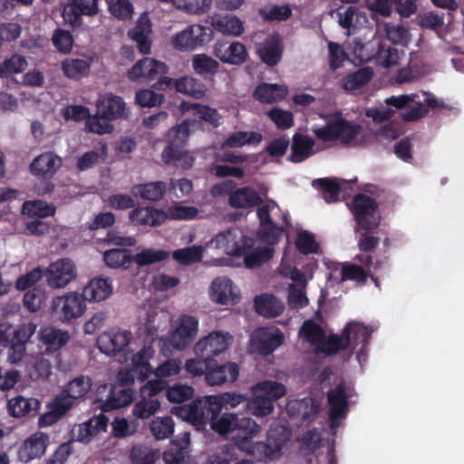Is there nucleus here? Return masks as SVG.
<instances>
[{
  "label": "nucleus",
  "mask_w": 464,
  "mask_h": 464,
  "mask_svg": "<svg viewBox=\"0 0 464 464\" xmlns=\"http://www.w3.org/2000/svg\"><path fill=\"white\" fill-rule=\"evenodd\" d=\"M172 257L182 266L200 262L203 257V247L201 246H191L179 248L173 252Z\"/></svg>",
  "instance_id": "obj_50"
},
{
  "label": "nucleus",
  "mask_w": 464,
  "mask_h": 464,
  "mask_svg": "<svg viewBox=\"0 0 464 464\" xmlns=\"http://www.w3.org/2000/svg\"><path fill=\"white\" fill-rule=\"evenodd\" d=\"M314 188L322 189V195L327 203H334L339 200L341 192V185L334 179H318L312 182Z\"/></svg>",
  "instance_id": "obj_49"
},
{
  "label": "nucleus",
  "mask_w": 464,
  "mask_h": 464,
  "mask_svg": "<svg viewBox=\"0 0 464 464\" xmlns=\"http://www.w3.org/2000/svg\"><path fill=\"white\" fill-rule=\"evenodd\" d=\"M49 436L44 432L31 435L18 451V458L24 463H29L34 459H40L46 451Z\"/></svg>",
  "instance_id": "obj_22"
},
{
  "label": "nucleus",
  "mask_w": 464,
  "mask_h": 464,
  "mask_svg": "<svg viewBox=\"0 0 464 464\" xmlns=\"http://www.w3.org/2000/svg\"><path fill=\"white\" fill-rule=\"evenodd\" d=\"M261 430V427L251 418L242 417L238 418L237 415V423L235 426V432L238 438L243 441H247Z\"/></svg>",
  "instance_id": "obj_52"
},
{
  "label": "nucleus",
  "mask_w": 464,
  "mask_h": 464,
  "mask_svg": "<svg viewBox=\"0 0 464 464\" xmlns=\"http://www.w3.org/2000/svg\"><path fill=\"white\" fill-rule=\"evenodd\" d=\"M131 460L133 464H150L160 457L158 450L147 446L139 445L131 450Z\"/></svg>",
  "instance_id": "obj_63"
},
{
  "label": "nucleus",
  "mask_w": 464,
  "mask_h": 464,
  "mask_svg": "<svg viewBox=\"0 0 464 464\" xmlns=\"http://www.w3.org/2000/svg\"><path fill=\"white\" fill-rule=\"evenodd\" d=\"M352 397V391L343 384H338L327 392L329 403V420L333 435L341 425L349 411V398Z\"/></svg>",
  "instance_id": "obj_7"
},
{
  "label": "nucleus",
  "mask_w": 464,
  "mask_h": 464,
  "mask_svg": "<svg viewBox=\"0 0 464 464\" xmlns=\"http://www.w3.org/2000/svg\"><path fill=\"white\" fill-rule=\"evenodd\" d=\"M388 106L398 110H403L401 116L406 121H416L424 117L430 109L443 106V102L427 92H419L398 96H391L385 99Z\"/></svg>",
  "instance_id": "obj_3"
},
{
  "label": "nucleus",
  "mask_w": 464,
  "mask_h": 464,
  "mask_svg": "<svg viewBox=\"0 0 464 464\" xmlns=\"http://www.w3.org/2000/svg\"><path fill=\"white\" fill-rule=\"evenodd\" d=\"M335 132L336 140L351 147L364 145L371 139L370 131L362 125L343 117L335 118Z\"/></svg>",
  "instance_id": "obj_11"
},
{
  "label": "nucleus",
  "mask_w": 464,
  "mask_h": 464,
  "mask_svg": "<svg viewBox=\"0 0 464 464\" xmlns=\"http://www.w3.org/2000/svg\"><path fill=\"white\" fill-rule=\"evenodd\" d=\"M62 159L52 151L40 154L30 164L31 173L39 179H51L62 166Z\"/></svg>",
  "instance_id": "obj_21"
},
{
  "label": "nucleus",
  "mask_w": 464,
  "mask_h": 464,
  "mask_svg": "<svg viewBox=\"0 0 464 464\" xmlns=\"http://www.w3.org/2000/svg\"><path fill=\"white\" fill-rule=\"evenodd\" d=\"M245 242L246 239L240 230L230 228L218 233L211 240V245L227 255L237 256L240 252L242 253V246Z\"/></svg>",
  "instance_id": "obj_20"
},
{
  "label": "nucleus",
  "mask_w": 464,
  "mask_h": 464,
  "mask_svg": "<svg viewBox=\"0 0 464 464\" xmlns=\"http://www.w3.org/2000/svg\"><path fill=\"white\" fill-rule=\"evenodd\" d=\"M40 405V401L35 398H25L24 396H16L8 401V411L14 417L24 416L33 411H36Z\"/></svg>",
  "instance_id": "obj_44"
},
{
  "label": "nucleus",
  "mask_w": 464,
  "mask_h": 464,
  "mask_svg": "<svg viewBox=\"0 0 464 464\" xmlns=\"http://www.w3.org/2000/svg\"><path fill=\"white\" fill-rule=\"evenodd\" d=\"M129 218L137 226L158 227L167 219L165 211L151 207L137 208L129 214Z\"/></svg>",
  "instance_id": "obj_29"
},
{
  "label": "nucleus",
  "mask_w": 464,
  "mask_h": 464,
  "mask_svg": "<svg viewBox=\"0 0 464 464\" xmlns=\"http://www.w3.org/2000/svg\"><path fill=\"white\" fill-rule=\"evenodd\" d=\"M300 334L311 343H321L320 351L322 352V346L327 341L325 340V333L323 328L316 323L308 320L305 321L300 328Z\"/></svg>",
  "instance_id": "obj_53"
},
{
  "label": "nucleus",
  "mask_w": 464,
  "mask_h": 464,
  "mask_svg": "<svg viewBox=\"0 0 464 464\" xmlns=\"http://www.w3.org/2000/svg\"><path fill=\"white\" fill-rule=\"evenodd\" d=\"M288 415L303 423L314 421L320 411V404L311 397L295 399L288 401L286 405Z\"/></svg>",
  "instance_id": "obj_18"
},
{
  "label": "nucleus",
  "mask_w": 464,
  "mask_h": 464,
  "mask_svg": "<svg viewBox=\"0 0 464 464\" xmlns=\"http://www.w3.org/2000/svg\"><path fill=\"white\" fill-rule=\"evenodd\" d=\"M233 341L232 335L227 332L214 331L201 338L195 345L194 351L198 357L213 359L224 353Z\"/></svg>",
  "instance_id": "obj_12"
},
{
  "label": "nucleus",
  "mask_w": 464,
  "mask_h": 464,
  "mask_svg": "<svg viewBox=\"0 0 464 464\" xmlns=\"http://www.w3.org/2000/svg\"><path fill=\"white\" fill-rule=\"evenodd\" d=\"M290 431L283 426L271 428L267 433L266 442L262 444L265 456L269 459H277L290 440Z\"/></svg>",
  "instance_id": "obj_25"
},
{
  "label": "nucleus",
  "mask_w": 464,
  "mask_h": 464,
  "mask_svg": "<svg viewBox=\"0 0 464 464\" xmlns=\"http://www.w3.org/2000/svg\"><path fill=\"white\" fill-rule=\"evenodd\" d=\"M167 71L168 67L164 63L151 58H143L128 72V76L132 81L150 80L165 74Z\"/></svg>",
  "instance_id": "obj_24"
},
{
  "label": "nucleus",
  "mask_w": 464,
  "mask_h": 464,
  "mask_svg": "<svg viewBox=\"0 0 464 464\" xmlns=\"http://www.w3.org/2000/svg\"><path fill=\"white\" fill-rule=\"evenodd\" d=\"M211 38V28L201 24H192L177 33L171 39V44L179 51H193L208 43Z\"/></svg>",
  "instance_id": "obj_8"
},
{
  "label": "nucleus",
  "mask_w": 464,
  "mask_h": 464,
  "mask_svg": "<svg viewBox=\"0 0 464 464\" xmlns=\"http://www.w3.org/2000/svg\"><path fill=\"white\" fill-rule=\"evenodd\" d=\"M274 249L270 246H257L250 249L246 241L242 246V253L237 255V257L242 256L246 267L255 268L273 257Z\"/></svg>",
  "instance_id": "obj_33"
},
{
  "label": "nucleus",
  "mask_w": 464,
  "mask_h": 464,
  "mask_svg": "<svg viewBox=\"0 0 464 464\" xmlns=\"http://www.w3.org/2000/svg\"><path fill=\"white\" fill-rule=\"evenodd\" d=\"M130 250L126 248H111L104 251L103 261L112 269H127L134 262Z\"/></svg>",
  "instance_id": "obj_40"
},
{
  "label": "nucleus",
  "mask_w": 464,
  "mask_h": 464,
  "mask_svg": "<svg viewBox=\"0 0 464 464\" xmlns=\"http://www.w3.org/2000/svg\"><path fill=\"white\" fill-rule=\"evenodd\" d=\"M183 420L192 423L198 429L203 428L221 412L220 402L217 395H209L194 401L189 404L175 408Z\"/></svg>",
  "instance_id": "obj_4"
},
{
  "label": "nucleus",
  "mask_w": 464,
  "mask_h": 464,
  "mask_svg": "<svg viewBox=\"0 0 464 464\" xmlns=\"http://www.w3.org/2000/svg\"><path fill=\"white\" fill-rule=\"evenodd\" d=\"M291 152L287 160L294 163H300L324 150V147L317 144L315 140L306 134L295 132L293 135L290 144Z\"/></svg>",
  "instance_id": "obj_16"
},
{
  "label": "nucleus",
  "mask_w": 464,
  "mask_h": 464,
  "mask_svg": "<svg viewBox=\"0 0 464 464\" xmlns=\"http://www.w3.org/2000/svg\"><path fill=\"white\" fill-rule=\"evenodd\" d=\"M153 354L154 350L150 343H146L144 347L133 355L131 366L134 368V372L139 374L138 381L143 382L153 372L150 364V360Z\"/></svg>",
  "instance_id": "obj_36"
},
{
  "label": "nucleus",
  "mask_w": 464,
  "mask_h": 464,
  "mask_svg": "<svg viewBox=\"0 0 464 464\" xmlns=\"http://www.w3.org/2000/svg\"><path fill=\"white\" fill-rule=\"evenodd\" d=\"M373 76V70L363 67L343 77L342 86L345 91L351 92L366 85Z\"/></svg>",
  "instance_id": "obj_43"
},
{
  "label": "nucleus",
  "mask_w": 464,
  "mask_h": 464,
  "mask_svg": "<svg viewBox=\"0 0 464 464\" xmlns=\"http://www.w3.org/2000/svg\"><path fill=\"white\" fill-rule=\"evenodd\" d=\"M40 338L50 349L57 350L65 345L70 337L66 331L53 327H45L41 330Z\"/></svg>",
  "instance_id": "obj_45"
},
{
  "label": "nucleus",
  "mask_w": 464,
  "mask_h": 464,
  "mask_svg": "<svg viewBox=\"0 0 464 464\" xmlns=\"http://www.w3.org/2000/svg\"><path fill=\"white\" fill-rule=\"evenodd\" d=\"M214 54L222 63L233 65L242 64L247 57L246 46L239 42H218L214 45Z\"/></svg>",
  "instance_id": "obj_23"
},
{
  "label": "nucleus",
  "mask_w": 464,
  "mask_h": 464,
  "mask_svg": "<svg viewBox=\"0 0 464 464\" xmlns=\"http://www.w3.org/2000/svg\"><path fill=\"white\" fill-rule=\"evenodd\" d=\"M150 428L156 440H165L173 434L174 421L170 416L159 417L151 421Z\"/></svg>",
  "instance_id": "obj_54"
},
{
  "label": "nucleus",
  "mask_w": 464,
  "mask_h": 464,
  "mask_svg": "<svg viewBox=\"0 0 464 464\" xmlns=\"http://www.w3.org/2000/svg\"><path fill=\"white\" fill-rule=\"evenodd\" d=\"M256 311L265 317H276L284 311V304L272 295H261L255 298Z\"/></svg>",
  "instance_id": "obj_37"
},
{
  "label": "nucleus",
  "mask_w": 464,
  "mask_h": 464,
  "mask_svg": "<svg viewBox=\"0 0 464 464\" xmlns=\"http://www.w3.org/2000/svg\"><path fill=\"white\" fill-rule=\"evenodd\" d=\"M109 423V419L103 414L94 416L89 420L75 426L72 430V437L75 440L88 443L99 432L105 430Z\"/></svg>",
  "instance_id": "obj_26"
},
{
  "label": "nucleus",
  "mask_w": 464,
  "mask_h": 464,
  "mask_svg": "<svg viewBox=\"0 0 464 464\" xmlns=\"http://www.w3.org/2000/svg\"><path fill=\"white\" fill-rule=\"evenodd\" d=\"M99 113L109 119H121L126 116V103L120 96L105 95L97 104Z\"/></svg>",
  "instance_id": "obj_34"
},
{
  "label": "nucleus",
  "mask_w": 464,
  "mask_h": 464,
  "mask_svg": "<svg viewBox=\"0 0 464 464\" xmlns=\"http://www.w3.org/2000/svg\"><path fill=\"white\" fill-rule=\"evenodd\" d=\"M169 256V253L166 250L147 248L133 256V260L138 266H144L163 261Z\"/></svg>",
  "instance_id": "obj_57"
},
{
  "label": "nucleus",
  "mask_w": 464,
  "mask_h": 464,
  "mask_svg": "<svg viewBox=\"0 0 464 464\" xmlns=\"http://www.w3.org/2000/svg\"><path fill=\"white\" fill-rule=\"evenodd\" d=\"M166 192V185L162 181L150 182L146 184L134 185L131 193L142 199L157 201L161 199Z\"/></svg>",
  "instance_id": "obj_41"
},
{
  "label": "nucleus",
  "mask_w": 464,
  "mask_h": 464,
  "mask_svg": "<svg viewBox=\"0 0 464 464\" xmlns=\"http://www.w3.org/2000/svg\"><path fill=\"white\" fill-rule=\"evenodd\" d=\"M132 339V334L129 330H111L102 333L97 339L100 351L107 355H114L123 351Z\"/></svg>",
  "instance_id": "obj_17"
},
{
  "label": "nucleus",
  "mask_w": 464,
  "mask_h": 464,
  "mask_svg": "<svg viewBox=\"0 0 464 464\" xmlns=\"http://www.w3.org/2000/svg\"><path fill=\"white\" fill-rule=\"evenodd\" d=\"M351 210L356 219L358 230L362 231L358 246L362 251L373 249L378 242V237L367 235V232L376 227L380 222L376 202L369 196L359 194L354 197Z\"/></svg>",
  "instance_id": "obj_2"
},
{
  "label": "nucleus",
  "mask_w": 464,
  "mask_h": 464,
  "mask_svg": "<svg viewBox=\"0 0 464 464\" xmlns=\"http://www.w3.org/2000/svg\"><path fill=\"white\" fill-rule=\"evenodd\" d=\"M192 67L197 74L214 75L219 69V63L210 56L200 53L192 58Z\"/></svg>",
  "instance_id": "obj_51"
},
{
  "label": "nucleus",
  "mask_w": 464,
  "mask_h": 464,
  "mask_svg": "<svg viewBox=\"0 0 464 464\" xmlns=\"http://www.w3.org/2000/svg\"><path fill=\"white\" fill-rule=\"evenodd\" d=\"M46 276L51 288H63L75 278V266L71 259L61 258L49 266Z\"/></svg>",
  "instance_id": "obj_14"
},
{
  "label": "nucleus",
  "mask_w": 464,
  "mask_h": 464,
  "mask_svg": "<svg viewBox=\"0 0 464 464\" xmlns=\"http://www.w3.org/2000/svg\"><path fill=\"white\" fill-rule=\"evenodd\" d=\"M193 392L192 387L189 385L174 384L172 387H166L161 393H164L169 401L179 403L190 399Z\"/></svg>",
  "instance_id": "obj_64"
},
{
  "label": "nucleus",
  "mask_w": 464,
  "mask_h": 464,
  "mask_svg": "<svg viewBox=\"0 0 464 464\" xmlns=\"http://www.w3.org/2000/svg\"><path fill=\"white\" fill-rule=\"evenodd\" d=\"M210 298L220 304H233L239 299V291L227 276L217 277L210 286Z\"/></svg>",
  "instance_id": "obj_19"
},
{
  "label": "nucleus",
  "mask_w": 464,
  "mask_h": 464,
  "mask_svg": "<svg viewBox=\"0 0 464 464\" xmlns=\"http://www.w3.org/2000/svg\"><path fill=\"white\" fill-rule=\"evenodd\" d=\"M151 34V24L146 16H140L135 26L128 32L129 37L136 43L137 48L143 54L150 52Z\"/></svg>",
  "instance_id": "obj_28"
},
{
  "label": "nucleus",
  "mask_w": 464,
  "mask_h": 464,
  "mask_svg": "<svg viewBox=\"0 0 464 464\" xmlns=\"http://www.w3.org/2000/svg\"><path fill=\"white\" fill-rule=\"evenodd\" d=\"M287 94V88L276 83H262L254 92V97L264 103H272L284 99Z\"/></svg>",
  "instance_id": "obj_39"
},
{
  "label": "nucleus",
  "mask_w": 464,
  "mask_h": 464,
  "mask_svg": "<svg viewBox=\"0 0 464 464\" xmlns=\"http://www.w3.org/2000/svg\"><path fill=\"white\" fill-rule=\"evenodd\" d=\"M64 74L72 79H80L89 73L90 63L84 59H71L63 63Z\"/></svg>",
  "instance_id": "obj_56"
},
{
  "label": "nucleus",
  "mask_w": 464,
  "mask_h": 464,
  "mask_svg": "<svg viewBox=\"0 0 464 464\" xmlns=\"http://www.w3.org/2000/svg\"><path fill=\"white\" fill-rule=\"evenodd\" d=\"M280 212L278 205L274 200H268L257 208L256 215L260 223L259 235L269 244L276 243L282 234V227L275 220L276 216Z\"/></svg>",
  "instance_id": "obj_10"
},
{
  "label": "nucleus",
  "mask_w": 464,
  "mask_h": 464,
  "mask_svg": "<svg viewBox=\"0 0 464 464\" xmlns=\"http://www.w3.org/2000/svg\"><path fill=\"white\" fill-rule=\"evenodd\" d=\"M177 92L195 98H200L205 94V85L193 77H182L175 82Z\"/></svg>",
  "instance_id": "obj_47"
},
{
  "label": "nucleus",
  "mask_w": 464,
  "mask_h": 464,
  "mask_svg": "<svg viewBox=\"0 0 464 464\" xmlns=\"http://www.w3.org/2000/svg\"><path fill=\"white\" fill-rule=\"evenodd\" d=\"M161 317L160 313L153 309L148 312L144 323L145 342L152 343L158 338V330L161 327Z\"/></svg>",
  "instance_id": "obj_60"
},
{
  "label": "nucleus",
  "mask_w": 464,
  "mask_h": 464,
  "mask_svg": "<svg viewBox=\"0 0 464 464\" xmlns=\"http://www.w3.org/2000/svg\"><path fill=\"white\" fill-rule=\"evenodd\" d=\"M166 388V382L161 379L148 381L140 389V399L132 409L136 418L148 419L154 415L160 407V395Z\"/></svg>",
  "instance_id": "obj_5"
},
{
  "label": "nucleus",
  "mask_w": 464,
  "mask_h": 464,
  "mask_svg": "<svg viewBox=\"0 0 464 464\" xmlns=\"http://www.w3.org/2000/svg\"><path fill=\"white\" fill-rule=\"evenodd\" d=\"M162 160L166 164L188 169L194 164V158L180 145L169 143L162 151Z\"/></svg>",
  "instance_id": "obj_32"
},
{
  "label": "nucleus",
  "mask_w": 464,
  "mask_h": 464,
  "mask_svg": "<svg viewBox=\"0 0 464 464\" xmlns=\"http://www.w3.org/2000/svg\"><path fill=\"white\" fill-rule=\"evenodd\" d=\"M284 342V334L276 326L261 327L251 335V348L259 354L272 353Z\"/></svg>",
  "instance_id": "obj_13"
},
{
  "label": "nucleus",
  "mask_w": 464,
  "mask_h": 464,
  "mask_svg": "<svg viewBox=\"0 0 464 464\" xmlns=\"http://www.w3.org/2000/svg\"><path fill=\"white\" fill-rule=\"evenodd\" d=\"M110 13L120 20H129L132 17L133 5L130 0H105Z\"/></svg>",
  "instance_id": "obj_59"
},
{
  "label": "nucleus",
  "mask_w": 464,
  "mask_h": 464,
  "mask_svg": "<svg viewBox=\"0 0 464 464\" xmlns=\"http://www.w3.org/2000/svg\"><path fill=\"white\" fill-rule=\"evenodd\" d=\"M91 387V378L81 375L72 380L64 388V391L76 400L84 396L90 391Z\"/></svg>",
  "instance_id": "obj_61"
},
{
  "label": "nucleus",
  "mask_w": 464,
  "mask_h": 464,
  "mask_svg": "<svg viewBox=\"0 0 464 464\" xmlns=\"http://www.w3.org/2000/svg\"><path fill=\"white\" fill-rule=\"evenodd\" d=\"M211 25L222 34L239 36L244 33L242 21L232 14H216L211 17Z\"/></svg>",
  "instance_id": "obj_35"
},
{
  "label": "nucleus",
  "mask_w": 464,
  "mask_h": 464,
  "mask_svg": "<svg viewBox=\"0 0 464 464\" xmlns=\"http://www.w3.org/2000/svg\"><path fill=\"white\" fill-rule=\"evenodd\" d=\"M253 392H257L275 401L286 394V387L276 381H263L253 387Z\"/></svg>",
  "instance_id": "obj_46"
},
{
  "label": "nucleus",
  "mask_w": 464,
  "mask_h": 464,
  "mask_svg": "<svg viewBox=\"0 0 464 464\" xmlns=\"http://www.w3.org/2000/svg\"><path fill=\"white\" fill-rule=\"evenodd\" d=\"M261 200V197L254 188L245 187L231 194L229 204L232 208H247L259 205Z\"/></svg>",
  "instance_id": "obj_38"
},
{
  "label": "nucleus",
  "mask_w": 464,
  "mask_h": 464,
  "mask_svg": "<svg viewBox=\"0 0 464 464\" xmlns=\"http://www.w3.org/2000/svg\"><path fill=\"white\" fill-rule=\"evenodd\" d=\"M51 308L58 320L63 323L70 322L84 314L85 299L82 294L70 292L67 295L53 298Z\"/></svg>",
  "instance_id": "obj_6"
},
{
  "label": "nucleus",
  "mask_w": 464,
  "mask_h": 464,
  "mask_svg": "<svg viewBox=\"0 0 464 464\" xmlns=\"http://www.w3.org/2000/svg\"><path fill=\"white\" fill-rule=\"evenodd\" d=\"M165 214L167 215V219L190 220L198 216V210L196 207L174 204L168 208Z\"/></svg>",
  "instance_id": "obj_62"
},
{
  "label": "nucleus",
  "mask_w": 464,
  "mask_h": 464,
  "mask_svg": "<svg viewBox=\"0 0 464 464\" xmlns=\"http://www.w3.org/2000/svg\"><path fill=\"white\" fill-rule=\"evenodd\" d=\"M237 423V414L225 412L212 420L210 427L218 434L226 435L235 432V426Z\"/></svg>",
  "instance_id": "obj_58"
},
{
  "label": "nucleus",
  "mask_w": 464,
  "mask_h": 464,
  "mask_svg": "<svg viewBox=\"0 0 464 464\" xmlns=\"http://www.w3.org/2000/svg\"><path fill=\"white\" fill-rule=\"evenodd\" d=\"M198 331V320L192 315H181L177 328L172 332L170 343L177 350H183L196 338Z\"/></svg>",
  "instance_id": "obj_15"
},
{
  "label": "nucleus",
  "mask_w": 464,
  "mask_h": 464,
  "mask_svg": "<svg viewBox=\"0 0 464 464\" xmlns=\"http://www.w3.org/2000/svg\"><path fill=\"white\" fill-rule=\"evenodd\" d=\"M239 369L237 363L227 362L222 365H215V361L206 374V382L211 386L221 385L226 382H233L237 380Z\"/></svg>",
  "instance_id": "obj_27"
},
{
  "label": "nucleus",
  "mask_w": 464,
  "mask_h": 464,
  "mask_svg": "<svg viewBox=\"0 0 464 464\" xmlns=\"http://www.w3.org/2000/svg\"><path fill=\"white\" fill-rule=\"evenodd\" d=\"M133 398V390L124 385L104 384L97 392V401L101 403L100 407L103 411L127 406Z\"/></svg>",
  "instance_id": "obj_9"
},
{
  "label": "nucleus",
  "mask_w": 464,
  "mask_h": 464,
  "mask_svg": "<svg viewBox=\"0 0 464 464\" xmlns=\"http://www.w3.org/2000/svg\"><path fill=\"white\" fill-rule=\"evenodd\" d=\"M372 331L361 323L349 322L340 335L333 334L328 338L327 342L322 346V353L326 355H333L340 350L345 348L355 350L361 345V348L357 351L356 358L362 366L363 362H366L364 348L369 343Z\"/></svg>",
  "instance_id": "obj_1"
},
{
  "label": "nucleus",
  "mask_w": 464,
  "mask_h": 464,
  "mask_svg": "<svg viewBox=\"0 0 464 464\" xmlns=\"http://www.w3.org/2000/svg\"><path fill=\"white\" fill-rule=\"evenodd\" d=\"M254 397L246 401L249 412L256 417H266L274 411V402L266 396L253 392Z\"/></svg>",
  "instance_id": "obj_48"
},
{
  "label": "nucleus",
  "mask_w": 464,
  "mask_h": 464,
  "mask_svg": "<svg viewBox=\"0 0 464 464\" xmlns=\"http://www.w3.org/2000/svg\"><path fill=\"white\" fill-rule=\"evenodd\" d=\"M112 293V281L110 278L97 277L91 280L82 289L85 301L101 302Z\"/></svg>",
  "instance_id": "obj_31"
},
{
  "label": "nucleus",
  "mask_w": 464,
  "mask_h": 464,
  "mask_svg": "<svg viewBox=\"0 0 464 464\" xmlns=\"http://www.w3.org/2000/svg\"><path fill=\"white\" fill-rule=\"evenodd\" d=\"M256 53L263 63L268 66L276 65L281 58L283 53V45L278 35L273 34L261 43Z\"/></svg>",
  "instance_id": "obj_30"
},
{
  "label": "nucleus",
  "mask_w": 464,
  "mask_h": 464,
  "mask_svg": "<svg viewBox=\"0 0 464 464\" xmlns=\"http://www.w3.org/2000/svg\"><path fill=\"white\" fill-rule=\"evenodd\" d=\"M27 67V61L24 57L14 54L5 60L0 64V77L11 78L16 73L22 72Z\"/></svg>",
  "instance_id": "obj_55"
},
{
  "label": "nucleus",
  "mask_w": 464,
  "mask_h": 464,
  "mask_svg": "<svg viewBox=\"0 0 464 464\" xmlns=\"http://www.w3.org/2000/svg\"><path fill=\"white\" fill-rule=\"evenodd\" d=\"M263 136L258 131H235L223 142L224 148H240L246 145H257L262 141Z\"/></svg>",
  "instance_id": "obj_42"
}]
</instances>
